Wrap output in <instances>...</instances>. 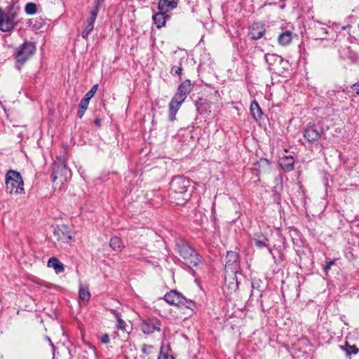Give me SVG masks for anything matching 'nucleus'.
Segmentation results:
<instances>
[{"label": "nucleus", "instance_id": "f257e3e1", "mask_svg": "<svg viewBox=\"0 0 359 359\" xmlns=\"http://www.w3.org/2000/svg\"><path fill=\"white\" fill-rule=\"evenodd\" d=\"M191 182L189 179L177 176L170 182L169 197L175 205L184 204L191 196Z\"/></svg>", "mask_w": 359, "mask_h": 359}, {"label": "nucleus", "instance_id": "f03ea898", "mask_svg": "<svg viewBox=\"0 0 359 359\" xmlns=\"http://www.w3.org/2000/svg\"><path fill=\"white\" fill-rule=\"evenodd\" d=\"M176 250L189 268L196 266L200 263L198 253L184 240L180 239L175 244Z\"/></svg>", "mask_w": 359, "mask_h": 359}, {"label": "nucleus", "instance_id": "7ed1b4c3", "mask_svg": "<svg viewBox=\"0 0 359 359\" xmlns=\"http://www.w3.org/2000/svg\"><path fill=\"white\" fill-rule=\"evenodd\" d=\"M24 183L20 174L14 170H9L6 175V191L10 194H21Z\"/></svg>", "mask_w": 359, "mask_h": 359}, {"label": "nucleus", "instance_id": "20e7f679", "mask_svg": "<svg viewBox=\"0 0 359 359\" xmlns=\"http://www.w3.org/2000/svg\"><path fill=\"white\" fill-rule=\"evenodd\" d=\"M16 25V13L10 9L7 12H3L0 8V29L2 32L12 30Z\"/></svg>", "mask_w": 359, "mask_h": 359}, {"label": "nucleus", "instance_id": "39448f33", "mask_svg": "<svg viewBox=\"0 0 359 359\" xmlns=\"http://www.w3.org/2000/svg\"><path fill=\"white\" fill-rule=\"evenodd\" d=\"M165 300L170 305L177 306H185L189 308L191 304L190 300L187 299L182 294L176 290H171L164 296Z\"/></svg>", "mask_w": 359, "mask_h": 359}, {"label": "nucleus", "instance_id": "423d86ee", "mask_svg": "<svg viewBox=\"0 0 359 359\" xmlns=\"http://www.w3.org/2000/svg\"><path fill=\"white\" fill-rule=\"evenodd\" d=\"M35 51V46L31 42H26L20 46L16 51L15 58L18 64L23 65Z\"/></svg>", "mask_w": 359, "mask_h": 359}, {"label": "nucleus", "instance_id": "0eeeda50", "mask_svg": "<svg viewBox=\"0 0 359 359\" xmlns=\"http://www.w3.org/2000/svg\"><path fill=\"white\" fill-rule=\"evenodd\" d=\"M240 270L238 255L235 252H228L226 256L225 272L227 275H236Z\"/></svg>", "mask_w": 359, "mask_h": 359}, {"label": "nucleus", "instance_id": "6e6552de", "mask_svg": "<svg viewBox=\"0 0 359 359\" xmlns=\"http://www.w3.org/2000/svg\"><path fill=\"white\" fill-rule=\"evenodd\" d=\"M53 235L62 243H69L72 241V230L65 224L57 225L54 229Z\"/></svg>", "mask_w": 359, "mask_h": 359}, {"label": "nucleus", "instance_id": "1a4fd4ad", "mask_svg": "<svg viewBox=\"0 0 359 359\" xmlns=\"http://www.w3.org/2000/svg\"><path fill=\"white\" fill-rule=\"evenodd\" d=\"M69 171L64 163L55 165L51 175L52 181L56 184L61 185L67 180Z\"/></svg>", "mask_w": 359, "mask_h": 359}, {"label": "nucleus", "instance_id": "9d476101", "mask_svg": "<svg viewBox=\"0 0 359 359\" xmlns=\"http://www.w3.org/2000/svg\"><path fill=\"white\" fill-rule=\"evenodd\" d=\"M141 327L144 333L151 334L155 331H161V323L157 318H149L142 323Z\"/></svg>", "mask_w": 359, "mask_h": 359}, {"label": "nucleus", "instance_id": "9b49d317", "mask_svg": "<svg viewBox=\"0 0 359 359\" xmlns=\"http://www.w3.org/2000/svg\"><path fill=\"white\" fill-rule=\"evenodd\" d=\"M97 16V9H93L90 11V16L87 18L84 29L82 32V37L86 39L94 27V22Z\"/></svg>", "mask_w": 359, "mask_h": 359}, {"label": "nucleus", "instance_id": "f8f14e48", "mask_svg": "<svg viewBox=\"0 0 359 359\" xmlns=\"http://www.w3.org/2000/svg\"><path fill=\"white\" fill-rule=\"evenodd\" d=\"M184 100L175 95L172 98L169 104V119L170 121H173L175 119L176 114Z\"/></svg>", "mask_w": 359, "mask_h": 359}, {"label": "nucleus", "instance_id": "ddd939ff", "mask_svg": "<svg viewBox=\"0 0 359 359\" xmlns=\"http://www.w3.org/2000/svg\"><path fill=\"white\" fill-rule=\"evenodd\" d=\"M191 90V83L187 79L182 82L178 87L175 96L185 100Z\"/></svg>", "mask_w": 359, "mask_h": 359}, {"label": "nucleus", "instance_id": "4468645a", "mask_svg": "<svg viewBox=\"0 0 359 359\" xmlns=\"http://www.w3.org/2000/svg\"><path fill=\"white\" fill-rule=\"evenodd\" d=\"M265 33L264 26L259 23H254L250 28L249 36L252 40L261 39Z\"/></svg>", "mask_w": 359, "mask_h": 359}, {"label": "nucleus", "instance_id": "2eb2a0df", "mask_svg": "<svg viewBox=\"0 0 359 359\" xmlns=\"http://www.w3.org/2000/svg\"><path fill=\"white\" fill-rule=\"evenodd\" d=\"M304 137L309 142L313 143L320 139V134L313 126H307L304 131Z\"/></svg>", "mask_w": 359, "mask_h": 359}, {"label": "nucleus", "instance_id": "dca6fc26", "mask_svg": "<svg viewBox=\"0 0 359 359\" xmlns=\"http://www.w3.org/2000/svg\"><path fill=\"white\" fill-rule=\"evenodd\" d=\"M279 165L285 172L293 170L294 160L292 156H285L279 159Z\"/></svg>", "mask_w": 359, "mask_h": 359}, {"label": "nucleus", "instance_id": "f3484780", "mask_svg": "<svg viewBox=\"0 0 359 359\" xmlns=\"http://www.w3.org/2000/svg\"><path fill=\"white\" fill-rule=\"evenodd\" d=\"M165 11H159L157 13L153 15V20L156 25V27L160 29L165 25L166 19L168 17L165 15Z\"/></svg>", "mask_w": 359, "mask_h": 359}, {"label": "nucleus", "instance_id": "a211bd4d", "mask_svg": "<svg viewBox=\"0 0 359 359\" xmlns=\"http://www.w3.org/2000/svg\"><path fill=\"white\" fill-rule=\"evenodd\" d=\"M292 37L293 33L292 32L285 30L281 32L278 37V43L283 46H287L292 42Z\"/></svg>", "mask_w": 359, "mask_h": 359}, {"label": "nucleus", "instance_id": "6ab92c4d", "mask_svg": "<svg viewBox=\"0 0 359 359\" xmlns=\"http://www.w3.org/2000/svg\"><path fill=\"white\" fill-rule=\"evenodd\" d=\"M178 0H159L158 10L168 11L177 7Z\"/></svg>", "mask_w": 359, "mask_h": 359}, {"label": "nucleus", "instance_id": "aec40b11", "mask_svg": "<svg viewBox=\"0 0 359 359\" xmlns=\"http://www.w3.org/2000/svg\"><path fill=\"white\" fill-rule=\"evenodd\" d=\"M48 266L53 268L57 273H62L65 270L63 264L56 257L50 258Z\"/></svg>", "mask_w": 359, "mask_h": 359}, {"label": "nucleus", "instance_id": "412c9836", "mask_svg": "<svg viewBox=\"0 0 359 359\" xmlns=\"http://www.w3.org/2000/svg\"><path fill=\"white\" fill-rule=\"evenodd\" d=\"M251 115L254 119L258 121L262 117V109L257 101H253L250 105Z\"/></svg>", "mask_w": 359, "mask_h": 359}, {"label": "nucleus", "instance_id": "4be33fe9", "mask_svg": "<svg viewBox=\"0 0 359 359\" xmlns=\"http://www.w3.org/2000/svg\"><path fill=\"white\" fill-rule=\"evenodd\" d=\"M109 245L115 251H121L124 248L121 239L117 236H114L110 239Z\"/></svg>", "mask_w": 359, "mask_h": 359}, {"label": "nucleus", "instance_id": "5701e85b", "mask_svg": "<svg viewBox=\"0 0 359 359\" xmlns=\"http://www.w3.org/2000/svg\"><path fill=\"white\" fill-rule=\"evenodd\" d=\"M79 298L83 302H88L90 297V293L87 287L81 285L79 291Z\"/></svg>", "mask_w": 359, "mask_h": 359}, {"label": "nucleus", "instance_id": "b1692460", "mask_svg": "<svg viewBox=\"0 0 359 359\" xmlns=\"http://www.w3.org/2000/svg\"><path fill=\"white\" fill-rule=\"evenodd\" d=\"M89 104V100L83 98L81 100L80 104H79V109L78 111V116L79 118H82L86 110L87 109Z\"/></svg>", "mask_w": 359, "mask_h": 359}, {"label": "nucleus", "instance_id": "393cba45", "mask_svg": "<svg viewBox=\"0 0 359 359\" xmlns=\"http://www.w3.org/2000/svg\"><path fill=\"white\" fill-rule=\"evenodd\" d=\"M111 313L117 320V327L120 330H125L126 323L121 319L120 314L115 310H111Z\"/></svg>", "mask_w": 359, "mask_h": 359}, {"label": "nucleus", "instance_id": "a878e982", "mask_svg": "<svg viewBox=\"0 0 359 359\" xmlns=\"http://www.w3.org/2000/svg\"><path fill=\"white\" fill-rule=\"evenodd\" d=\"M25 9V12L29 15H33L36 13V6L34 3L27 4Z\"/></svg>", "mask_w": 359, "mask_h": 359}, {"label": "nucleus", "instance_id": "bb28decb", "mask_svg": "<svg viewBox=\"0 0 359 359\" xmlns=\"http://www.w3.org/2000/svg\"><path fill=\"white\" fill-rule=\"evenodd\" d=\"M98 86L97 84L94 85L91 89L85 95L83 98L90 101V100L94 96L95 93L97 90Z\"/></svg>", "mask_w": 359, "mask_h": 359}, {"label": "nucleus", "instance_id": "cd10ccee", "mask_svg": "<svg viewBox=\"0 0 359 359\" xmlns=\"http://www.w3.org/2000/svg\"><path fill=\"white\" fill-rule=\"evenodd\" d=\"M182 60V59L180 60V66L174 65L172 67L171 71H170L171 74H176L178 76H180L182 74V64H181Z\"/></svg>", "mask_w": 359, "mask_h": 359}, {"label": "nucleus", "instance_id": "c85d7f7f", "mask_svg": "<svg viewBox=\"0 0 359 359\" xmlns=\"http://www.w3.org/2000/svg\"><path fill=\"white\" fill-rule=\"evenodd\" d=\"M267 241V238L265 236H262V238L260 240L255 239V244L258 248H263L266 246V242Z\"/></svg>", "mask_w": 359, "mask_h": 359}, {"label": "nucleus", "instance_id": "c756f323", "mask_svg": "<svg viewBox=\"0 0 359 359\" xmlns=\"http://www.w3.org/2000/svg\"><path fill=\"white\" fill-rule=\"evenodd\" d=\"M154 349V347L153 346L147 345V344H144L142 348V352H144V353H147V354L152 353Z\"/></svg>", "mask_w": 359, "mask_h": 359}, {"label": "nucleus", "instance_id": "7c9ffc66", "mask_svg": "<svg viewBox=\"0 0 359 359\" xmlns=\"http://www.w3.org/2000/svg\"><path fill=\"white\" fill-rule=\"evenodd\" d=\"M158 359H174V358L172 355H169L167 353L163 352L161 350Z\"/></svg>", "mask_w": 359, "mask_h": 359}, {"label": "nucleus", "instance_id": "2f4dec72", "mask_svg": "<svg viewBox=\"0 0 359 359\" xmlns=\"http://www.w3.org/2000/svg\"><path fill=\"white\" fill-rule=\"evenodd\" d=\"M348 349H347V352L348 354L351 353H356L358 352V349L355 348V346H348L346 345Z\"/></svg>", "mask_w": 359, "mask_h": 359}, {"label": "nucleus", "instance_id": "473e14b6", "mask_svg": "<svg viewBox=\"0 0 359 359\" xmlns=\"http://www.w3.org/2000/svg\"><path fill=\"white\" fill-rule=\"evenodd\" d=\"M334 261H333V260H332V261L327 262L326 263V264H325V267H324V270H325L326 272H327V271L330 269L331 266H332V265H334Z\"/></svg>", "mask_w": 359, "mask_h": 359}, {"label": "nucleus", "instance_id": "72a5a7b5", "mask_svg": "<svg viewBox=\"0 0 359 359\" xmlns=\"http://www.w3.org/2000/svg\"><path fill=\"white\" fill-rule=\"evenodd\" d=\"M101 341L103 344H108L109 342V335L105 334L101 337Z\"/></svg>", "mask_w": 359, "mask_h": 359}, {"label": "nucleus", "instance_id": "f704fd0d", "mask_svg": "<svg viewBox=\"0 0 359 359\" xmlns=\"http://www.w3.org/2000/svg\"><path fill=\"white\" fill-rule=\"evenodd\" d=\"M103 1L104 0H95V6L94 9H97V13L99 12L100 6Z\"/></svg>", "mask_w": 359, "mask_h": 359}, {"label": "nucleus", "instance_id": "c9c22d12", "mask_svg": "<svg viewBox=\"0 0 359 359\" xmlns=\"http://www.w3.org/2000/svg\"><path fill=\"white\" fill-rule=\"evenodd\" d=\"M352 88H353V91H355L357 95H359V84L355 83V84L353 85Z\"/></svg>", "mask_w": 359, "mask_h": 359}, {"label": "nucleus", "instance_id": "e433bc0d", "mask_svg": "<svg viewBox=\"0 0 359 359\" xmlns=\"http://www.w3.org/2000/svg\"><path fill=\"white\" fill-rule=\"evenodd\" d=\"M271 57H273V55H269V54H267V55H265V59H266V62L269 61V58Z\"/></svg>", "mask_w": 359, "mask_h": 359}]
</instances>
